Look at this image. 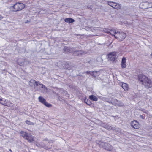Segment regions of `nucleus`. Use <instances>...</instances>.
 Instances as JSON below:
<instances>
[{
    "instance_id": "f257e3e1",
    "label": "nucleus",
    "mask_w": 152,
    "mask_h": 152,
    "mask_svg": "<svg viewBox=\"0 0 152 152\" xmlns=\"http://www.w3.org/2000/svg\"><path fill=\"white\" fill-rule=\"evenodd\" d=\"M138 80L141 83L142 85L147 88L152 87V82L151 79L146 76L140 74L138 76Z\"/></svg>"
},
{
    "instance_id": "f03ea898",
    "label": "nucleus",
    "mask_w": 152,
    "mask_h": 152,
    "mask_svg": "<svg viewBox=\"0 0 152 152\" xmlns=\"http://www.w3.org/2000/svg\"><path fill=\"white\" fill-rule=\"evenodd\" d=\"M25 6V5L23 3L18 2L15 3L13 6H10L9 7V9L12 12H18L23 10Z\"/></svg>"
},
{
    "instance_id": "7ed1b4c3",
    "label": "nucleus",
    "mask_w": 152,
    "mask_h": 152,
    "mask_svg": "<svg viewBox=\"0 0 152 152\" xmlns=\"http://www.w3.org/2000/svg\"><path fill=\"white\" fill-rule=\"evenodd\" d=\"M20 134L24 139L27 140L29 142H32L34 141V137L30 134H28L26 132L21 131L20 132Z\"/></svg>"
},
{
    "instance_id": "20e7f679",
    "label": "nucleus",
    "mask_w": 152,
    "mask_h": 152,
    "mask_svg": "<svg viewBox=\"0 0 152 152\" xmlns=\"http://www.w3.org/2000/svg\"><path fill=\"white\" fill-rule=\"evenodd\" d=\"M0 103L3 105L7 106L12 107L13 106V104L10 102L8 101L4 98H2L0 96Z\"/></svg>"
},
{
    "instance_id": "39448f33",
    "label": "nucleus",
    "mask_w": 152,
    "mask_h": 152,
    "mask_svg": "<svg viewBox=\"0 0 152 152\" xmlns=\"http://www.w3.org/2000/svg\"><path fill=\"white\" fill-rule=\"evenodd\" d=\"M126 37V34L123 32H117L115 35V38L120 41L124 40Z\"/></svg>"
},
{
    "instance_id": "423d86ee",
    "label": "nucleus",
    "mask_w": 152,
    "mask_h": 152,
    "mask_svg": "<svg viewBox=\"0 0 152 152\" xmlns=\"http://www.w3.org/2000/svg\"><path fill=\"white\" fill-rule=\"evenodd\" d=\"M107 56L108 58L112 61H114L117 59L116 53L115 51L109 53Z\"/></svg>"
},
{
    "instance_id": "0eeeda50",
    "label": "nucleus",
    "mask_w": 152,
    "mask_h": 152,
    "mask_svg": "<svg viewBox=\"0 0 152 152\" xmlns=\"http://www.w3.org/2000/svg\"><path fill=\"white\" fill-rule=\"evenodd\" d=\"M38 100L40 102L43 104L45 106L47 107H52V105L51 104L48 103L46 101L45 99L42 96H39L38 97Z\"/></svg>"
},
{
    "instance_id": "6e6552de",
    "label": "nucleus",
    "mask_w": 152,
    "mask_h": 152,
    "mask_svg": "<svg viewBox=\"0 0 152 152\" xmlns=\"http://www.w3.org/2000/svg\"><path fill=\"white\" fill-rule=\"evenodd\" d=\"M111 103L119 107H122L124 105L121 102L118 101L116 99H113L110 101Z\"/></svg>"
},
{
    "instance_id": "1a4fd4ad",
    "label": "nucleus",
    "mask_w": 152,
    "mask_h": 152,
    "mask_svg": "<svg viewBox=\"0 0 152 152\" xmlns=\"http://www.w3.org/2000/svg\"><path fill=\"white\" fill-rule=\"evenodd\" d=\"M102 143L104 145L102 147L104 149L109 151L112 150V146L109 143L106 142H102Z\"/></svg>"
},
{
    "instance_id": "9d476101",
    "label": "nucleus",
    "mask_w": 152,
    "mask_h": 152,
    "mask_svg": "<svg viewBox=\"0 0 152 152\" xmlns=\"http://www.w3.org/2000/svg\"><path fill=\"white\" fill-rule=\"evenodd\" d=\"M108 4L111 6L113 8L118 10L120 9L121 6L118 4L113 2H109Z\"/></svg>"
},
{
    "instance_id": "9b49d317",
    "label": "nucleus",
    "mask_w": 152,
    "mask_h": 152,
    "mask_svg": "<svg viewBox=\"0 0 152 152\" xmlns=\"http://www.w3.org/2000/svg\"><path fill=\"white\" fill-rule=\"evenodd\" d=\"M30 83L33 84L34 87L37 86L38 85H39L41 86V88H45V86L43 84H41L39 82L36 81L34 80H31L30 81Z\"/></svg>"
},
{
    "instance_id": "f8f14e48",
    "label": "nucleus",
    "mask_w": 152,
    "mask_h": 152,
    "mask_svg": "<svg viewBox=\"0 0 152 152\" xmlns=\"http://www.w3.org/2000/svg\"><path fill=\"white\" fill-rule=\"evenodd\" d=\"M132 127L135 129H138L140 127L139 123L136 120H134L131 123Z\"/></svg>"
},
{
    "instance_id": "ddd939ff",
    "label": "nucleus",
    "mask_w": 152,
    "mask_h": 152,
    "mask_svg": "<svg viewBox=\"0 0 152 152\" xmlns=\"http://www.w3.org/2000/svg\"><path fill=\"white\" fill-rule=\"evenodd\" d=\"M120 85L121 86L122 88L124 89V90L125 91H127L129 88V86L128 85L125 83L121 82Z\"/></svg>"
},
{
    "instance_id": "4468645a",
    "label": "nucleus",
    "mask_w": 152,
    "mask_h": 152,
    "mask_svg": "<svg viewBox=\"0 0 152 152\" xmlns=\"http://www.w3.org/2000/svg\"><path fill=\"white\" fill-rule=\"evenodd\" d=\"M126 59L125 57H123L121 62V67L122 68H125L126 67Z\"/></svg>"
},
{
    "instance_id": "2eb2a0df",
    "label": "nucleus",
    "mask_w": 152,
    "mask_h": 152,
    "mask_svg": "<svg viewBox=\"0 0 152 152\" xmlns=\"http://www.w3.org/2000/svg\"><path fill=\"white\" fill-rule=\"evenodd\" d=\"M142 5H147V7L145 8H142V9H146V8H152V3L150 2H146L145 3H142Z\"/></svg>"
},
{
    "instance_id": "dca6fc26",
    "label": "nucleus",
    "mask_w": 152,
    "mask_h": 152,
    "mask_svg": "<svg viewBox=\"0 0 152 152\" xmlns=\"http://www.w3.org/2000/svg\"><path fill=\"white\" fill-rule=\"evenodd\" d=\"M84 52L81 50H78L74 51L73 54L75 56H78L81 55L84 53Z\"/></svg>"
},
{
    "instance_id": "f3484780",
    "label": "nucleus",
    "mask_w": 152,
    "mask_h": 152,
    "mask_svg": "<svg viewBox=\"0 0 152 152\" xmlns=\"http://www.w3.org/2000/svg\"><path fill=\"white\" fill-rule=\"evenodd\" d=\"M64 21L66 22L70 23L74 22L75 21V20L71 18H65L64 19Z\"/></svg>"
},
{
    "instance_id": "a211bd4d",
    "label": "nucleus",
    "mask_w": 152,
    "mask_h": 152,
    "mask_svg": "<svg viewBox=\"0 0 152 152\" xmlns=\"http://www.w3.org/2000/svg\"><path fill=\"white\" fill-rule=\"evenodd\" d=\"M89 98L91 100L93 101H97L98 100V98L93 95H90L89 96Z\"/></svg>"
},
{
    "instance_id": "6ab92c4d",
    "label": "nucleus",
    "mask_w": 152,
    "mask_h": 152,
    "mask_svg": "<svg viewBox=\"0 0 152 152\" xmlns=\"http://www.w3.org/2000/svg\"><path fill=\"white\" fill-rule=\"evenodd\" d=\"M63 50L64 52L66 53H69L71 50L70 48L66 47H65L64 48Z\"/></svg>"
},
{
    "instance_id": "aec40b11",
    "label": "nucleus",
    "mask_w": 152,
    "mask_h": 152,
    "mask_svg": "<svg viewBox=\"0 0 152 152\" xmlns=\"http://www.w3.org/2000/svg\"><path fill=\"white\" fill-rule=\"evenodd\" d=\"M109 33L111 35L113 36H114L115 37V35H116V34L117 32L115 30H110Z\"/></svg>"
},
{
    "instance_id": "412c9836",
    "label": "nucleus",
    "mask_w": 152,
    "mask_h": 152,
    "mask_svg": "<svg viewBox=\"0 0 152 152\" xmlns=\"http://www.w3.org/2000/svg\"><path fill=\"white\" fill-rule=\"evenodd\" d=\"M25 123L29 125H34V123L33 122H31L30 121L26 120L25 121Z\"/></svg>"
},
{
    "instance_id": "4be33fe9",
    "label": "nucleus",
    "mask_w": 152,
    "mask_h": 152,
    "mask_svg": "<svg viewBox=\"0 0 152 152\" xmlns=\"http://www.w3.org/2000/svg\"><path fill=\"white\" fill-rule=\"evenodd\" d=\"M84 102L88 105L91 102V101L88 99H86V98L84 99Z\"/></svg>"
},
{
    "instance_id": "5701e85b",
    "label": "nucleus",
    "mask_w": 152,
    "mask_h": 152,
    "mask_svg": "<svg viewBox=\"0 0 152 152\" xmlns=\"http://www.w3.org/2000/svg\"><path fill=\"white\" fill-rule=\"evenodd\" d=\"M110 29L107 28H104L103 30V31L104 32L109 33L110 32Z\"/></svg>"
},
{
    "instance_id": "b1692460",
    "label": "nucleus",
    "mask_w": 152,
    "mask_h": 152,
    "mask_svg": "<svg viewBox=\"0 0 152 152\" xmlns=\"http://www.w3.org/2000/svg\"><path fill=\"white\" fill-rule=\"evenodd\" d=\"M90 107H94V104L92 103V102H91L89 105H88Z\"/></svg>"
},
{
    "instance_id": "393cba45",
    "label": "nucleus",
    "mask_w": 152,
    "mask_h": 152,
    "mask_svg": "<svg viewBox=\"0 0 152 152\" xmlns=\"http://www.w3.org/2000/svg\"><path fill=\"white\" fill-rule=\"evenodd\" d=\"M140 117L142 119H144L145 117L143 116V115H140Z\"/></svg>"
},
{
    "instance_id": "a878e982",
    "label": "nucleus",
    "mask_w": 152,
    "mask_h": 152,
    "mask_svg": "<svg viewBox=\"0 0 152 152\" xmlns=\"http://www.w3.org/2000/svg\"><path fill=\"white\" fill-rule=\"evenodd\" d=\"M3 18V16H2L1 15H0V20H1V19H2Z\"/></svg>"
},
{
    "instance_id": "bb28decb",
    "label": "nucleus",
    "mask_w": 152,
    "mask_h": 152,
    "mask_svg": "<svg viewBox=\"0 0 152 152\" xmlns=\"http://www.w3.org/2000/svg\"><path fill=\"white\" fill-rule=\"evenodd\" d=\"M9 151L10 152H12V150L11 149H9Z\"/></svg>"
},
{
    "instance_id": "cd10ccee",
    "label": "nucleus",
    "mask_w": 152,
    "mask_h": 152,
    "mask_svg": "<svg viewBox=\"0 0 152 152\" xmlns=\"http://www.w3.org/2000/svg\"><path fill=\"white\" fill-rule=\"evenodd\" d=\"M150 56H151V57L152 58V53H151V54L150 55Z\"/></svg>"
},
{
    "instance_id": "c85d7f7f",
    "label": "nucleus",
    "mask_w": 152,
    "mask_h": 152,
    "mask_svg": "<svg viewBox=\"0 0 152 152\" xmlns=\"http://www.w3.org/2000/svg\"><path fill=\"white\" fill-rule=\"evenodd\" d=\"M86 73L87 74H89V72H88V71H87V72H86Z\"/></svg>"
},
{
    "instance_id": "c756f323",
    "label": "nucleus",
    "mask_w": 152,
    "mask_h": 152,
    "mask_svg": "<svg viewBox=\"0 0 152 152\" xmlns=\"http://www.w3.org/2000/svg\"><path fill=\"white\" fill-rule=\"evenodd\" d=\"M109 126V128L111 127V126Z\"/></svg>"
}]
</instances>
